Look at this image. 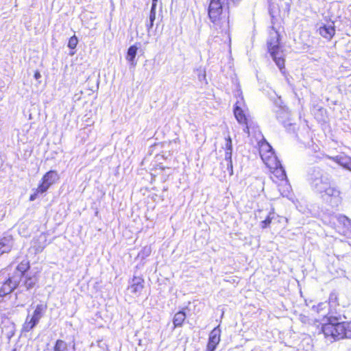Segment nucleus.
Segmentation results:
<instances>
[{
  "label": "nucleus",
  "mask_w": 351,
  "mask_h": 351,
  "mask_svg": "<svg viewBox=\"0 0 351 351\" xmlns=\"http://www.w3.org/2000/svg\"><path fill=\"white\" fill-rule=\"evenodd\" d=\"M322 330L326 337H330L334 340L351 338V322H339L337 317H328Z\"/></svg>",
  "instance_id": "f257e3e1"
},
{
  "label": "nucleus",
  "mask_w": 351,
  "mask_h": 351,
  "mask_svg": "<svg viewBox=\"0 0 351 351\" xmlns=\"http://www.w3.org/2000/svg\"><path fill=\"white\" fill-rule=\"evenodd\" d=\"M305 179L311 189L317 193L322 190L328 181H332V176L321 167L311 165L306 169Z\"/></svg>",
  "instance_id": "f03ea898"
},
{
  "label": "nucleus",
  "mask_w": 351,
  "mask_h": 351,
  "mask_svg": "<svg viewBox=\"0 0 351 351\" xmlns=\"http://www.w3.org/2000/svg\"><path fill=\"white\" fill-rule=\"evenodd\" d=\"M260 156L264 163L270 169H278L280 167L281 175L280 178H283L285 176V171L282 164L275 156V153L271 146L266 141L261 142L259 147Z\"/></svg>",
  "instance_id": "7ed1b4c3"
},
{
  "label": "nucleus",
  "mask_w": 351,
  "mask_h": 351,
  "mask_svg": "<svg viewBox=\"0 0 351 351\" xmlns=\"http://www.w3.org/2000/svg\"><path fill=\"white\" fill-rule=\"evenodd\" d=\"M226 5L227 9H229L228 0H210L208 8V14L213 23L217 24L220 20L223 9Z\"/></svg>",
  "instance_id": "20e7f679"
},
{
  "label": "nucleus",
  "mask_w": 351,
  "mask_h": 351,
  "mask_svg": "<svg viewBox=\"0 0 351 351\" xmlns=\"http://www.w3.org/2000/svg\"><path fill=\"white\" fill-rule=\"evenodd\" d=\"M21 273L10 276L0 289V296H4L12 292L21 282Z\"/></svg>",
  "instance_id": "39448f33"
},
{
  "label": "nucleus",
  "mask_w": 351,
  "mask_h": 351,
  "mask_svg": "<svg viewBox=\"0 0 351 351\" xmlns=\"http://www.w3.org/2000/svg\"><path fill=\"white\" fill-rule=\"evenodd\" d=\"M58 180V175L55 171H49L45 173L42 179V183L37 188L38 193H43L47 191V189L53 184Z\"/></svg>",
  "instance_id": "423d86ee"
},
{
  "label": "nucleus",
  "mask_w": 351,
  "mask_h": 351,
  "mask_svg": "<svg viewBox=\"0 0 351 351\" xmlns=\"http://www.w3.org/2000/svg\"><path fill=\"white\" fill-rule=\"evenodd\" d=\"M225 160L227 162L228 169L230 171V174H233V167L232 162V143L230 136L225 139Z\"/></svg>",
  "instance_id": "0eeeda50"
},
{
  "label": "nucleus",
  "mask_w": 351,
  "mask_h": 351,
  "mask_svg": "<svg viewBox=\"0 0 351 351\" xmlns=\"http://www.w3.org/2000/svg\"><path fill=\"white\" fill-rule=\"evenodd\" d=\"M144 288V279L139 276H134L130 281V285L128 287V291L138 296L141 294Z\"/></svg>",
  "instance_id": "6e6552de"
},
{
  "label": "nucleus",
  "mask_w": 351,
  "mask_h": 351,
  "mask_svg": "<svg viewBox=\"0 0 351 351\" xmlns=\"http://www.w3.org/2000/svg\"><path fill=\"white\" fill-rule=\"evenodd\" d=\"M221 330L219 327L215 328L209 335L206 351H215L220 341Z\"/></svg>",
  "instance_id": "1a4fd4ad"
},
{
  "label": "nucleus",
  "mask_w": 351,
  "mask_h": 351,
  "mask_svg": "<svg viewBox=\"0 0 351 351\" xmlns=\"http://www.w3.org/2000/svg\"><path fill=\"white\" fill-rule=\"evenodd\" d=\"M332 181H328L326 186L323 187L322 190L318 191L317 193L321 194L322 196L327 195L328 197H338L340 195V191L335 187L331 185Z\"/></svg>",
  "instance_id": "9d476101"
},
{
  "label": "nucleus",
  "mask_w": 351,
  "mask_h": 351,
  "mask_svg": "<svg viewBox=\"0 0 351 351\" xmlns=\"http://www.w3.org/2000/svg\"><path fill=\"white\" fill-rule=\"evenodd\" d=\"M271 49L269 52L276 66H285L284 54L280 47Z\"/></svg>",
  "instance_id": "9b49d317"
},
{
  "label": "nucleus",
  "mask_w": 351,
  "mask_h": 351,
  "mask_svg": "<svg viewBox=\"0 0 351 351\" xmlns=\"http://www.w3.org/2000/svg\"><path fill=\"white\" fill-rule=\"evenodd\" d=\"M13 246V239L11 236L0 239V255L10 252Z\"/></svg>",
  "instance_id": "f8f14e48"
},
{
  "label": "nucleus",
  "mask_w": 351,
  "mask_h": 351,
  "mask_svg": "<svg viewBox=\"0 0 351 351\" xmlns=\"http://www.w3.org/2000/svg\"><path fill=\"white\" fill-rule=\"evenodd\" d=\"M333 161L342 166L343 167L351 171V158L346 156H336L330 157Z\"/></svg>",
  "instance_id": "ddd939ff"
},
{
  "label": "nucleus",
  "mask_w": 351,
  "mask_h": 351,
  "mask_svg": "<svg viewBox=\"0 0 351 351\" xmlns=\"http://www.w3.org/2000/svg\"><path fill=\"white\" fill-rule=\"evenodd\" d=\"M279 37L280 35L277 32H273L270 33L269 39L267 40V45L268 51H271V49L279 48Z\"/></svg>",
  "instance_id": "4468645a"
},
{
  "label": "nucleus",
  "mask_w": 351,
  "mask_h": 351,
  "mask_svg": "<svg viewBox=\"0 0 351 351\" xmlns=\"http://www.w3.org/2000/svg\"><path fill=\"white\" fill-rule=\"evenodd\" d=\"M47 309V306L43 304H38L32 315V319L36 322H39L40 319L43 317L44 313H45Z\"/></svg>",
  "instance_id": "2eb2a0df"
},
{
  "label": "nucleus",
  "mask_w": 351,
  "mask_h": 351,
  "mask_svg": "<svg viewBox=\"0 0 351 351\" xmlns=\"http://www.w3.org/2000/svg\"><path fill=\"white\" fill-rule=\"evenodd\" d=\"M319 32L322 36L330 40L334 36L335 29L332 25H324L319 27Z\"/></svg>",
  "instance_id": "dca6fc26"
},
{
  "label": "nucleus",
  "mask_w": 351,
  "mask_h": 351,
  "mask_svg": "<svg viewBox=\"0 0 351 351\" xmlns=\"http://www.w3.org/2000/svg\"><path fill=\"white\" fill-rule=\"evenodd\" d=\"M158 3V0H152V7L149 16V23L146 24L148 30H150L154 26V22L156 19V9Z\"/></svg>",
  "instance_id": "f3484780"
},
{
  "label": "nucleus",
  "mask_w": 351,
  "mask_h": 351,
  "mask_svg": "<svg viewBox=\"0 0 351 351\" xmlns=\"http://www.w3.org/2000/svg\"><path fill=\"white\" fill-rule=\"evenodd\" d=\"M238 102L236 104L234 108V114L235 116V118L240 123H247V119L245 117V115L243 113V111L241 108L240 106L237 105Z\"/></svg>",
  "instance_id": "a211bd4d"
},
{
  "label": "nucleus",
  "mask_w": 351,
  "mask_h": 351,
  "mask_svg": "<svg viewBox=\"0 0 351 351\" xmlns=\"http://www.w3.org/2000/svg\"><path fill=\"white\" fill-rule=\"evenodd\" d=\"M29 262L27 261H23L18 265V266L16 267V270L13 273L12 275H16L19 273H21V280L22 278L25 276V274L29 269Z\"/></svg>",
  "instance_id": "6ab92c4d"
},
{
  "label": "nucleus",
  "mask_w": 351,
  "mask_h": 351,
  "mask_svg": "<svg viewBox=\"0 0 351 351\" xmlns=\"http://www.w3.org/2000/svg\"><path fill=\"white\" fill-rule=\"evenodd\" d=\"M38 323L35 322L30 317L29 315H28L26 317L25 322L22 327L23 332H27L32 330Z\"/></svg>",
  "instance_id": "aec40b11"
},
{
  "label": "nucleus",
  "mask_w": 351,
  "mask_h": 351,
  "mask_svg": "<svg viewBox=\"0 0 351 351\" xmlns=\"http://www.w3.org/2000/svg\"><path fill=\"white\" fill-rule=\"evenodd\" d=\"M185 319L186 314L183 311L176 313L173 319L174 327L176 328L182 326Z\"/></svg>",
  "instance_id": "412c9836"
},
{
  "label": "nucleus",
  "mask_w": 351,
  "mask_h": 351,
  "mask_svg": "<svg viewBox=\"0 0 351 351\" xmlns=\"http://www.w3.org/2000/svg\"><path fill=\"white\" fill-rule=\"evenodd\" d=\"M25 276V280L24 282V285L25 286L26 289L29 290L30 289H32L35 286V285L37 283L38 278H36V276Z\"/></svg>",
  "instance_id": "4be33fe9"
},
{
  "label": "nucleus",
  "mask_w": 351,
  "mask_h": 351,
  "mask_svg": "<svg viewBox=\"0 0 351 351\" xmlns=\"http://www.w3.org/2000/svg\"><path fill=\"white\" fill-rule=\"evenodd\" d=\"M137 50L138 47L136 45L130 47L128 50L127 58L132 64H133V60L136 57Z\"/></svg>",
  "instance_id": "5701e85b"
},
{
  "label": "nucleus",
  "mask_w": 351,
  "mask_h": 351,
  "mask_svg": "<svg viewBox=\"0 0 351 351\" xmlns=\"http://www.w3.org/2000/svg\"><path fill=\"white\" fill-rule=\"evenodd\" d=\"M68 345L63 340L58 339L56 341L54 346V351H66L67 350Z\"/></svg>",
  "instance_id": "b1692460"
},
{
  "label": "nucleus",
  "mask_w": 351,
  "mask_h": 351,
  "mask_svg": "<svg viewBox=\"0 0 351 351\" xmlns=\"http://www.w3.org/2000/svg\"><path fill=\"white\" fill-rule=\"evenodd\" d=\"M274 215L275 214L274 213H269L266 219L261 221V228L263 229L267 228L274 218Z\"/></svg>",
  "instance_id": "393cba45"
},
{
  "label": "nucleus",
  "mask_w": 351,
  "mask_h": 351,
  "mask_svg": "<svg viewBox=\"0 0 351 351\" xmlns=\"http://www.w3.org/2000/svg\"><path fill=\"white\" fill-rule=\"evenodd\" d=\"M337 220L339 223H342L344 226L351 228V219L345 215H340L337 217Z\"/></svg>",
  "instance_id": "a878e982"
},
{
  "label": "nucleus",
  "mask_w": 351,
  "mask_h": 351,
  "mask_svg": "<svg viewBox=\"0 0 351 351\" xmlns=\"http://www.w3.org/2000/svg\"><path fill=\"white\" fill-rule=\"evenodd\" d=\"M77 43H78L77 38L75 36H73L72 37H71L69 38L68 47L71 49H74L76 47Z\"/></svg>",
  "instance_id": "bb28decb"
},
{
  "label": "nucleus",
  "mask_w": 351,
  "mask_h": 351,
  "mask_svg": "<svg viewBox=\"0 0 351 351\" xmlns=\"http://www.w3.org/2000/svg\"><path fill=\"white\" fill-rule=\"evenodd\" d=\"M197 73L198 74V78L199 81H206V72L205 71H202L201 69H197Z\"/></svg>",
  "instance_id": "cd10ccee"
},
{
  "label": "nucleus",
  "mask_w": 351,
  "mask_h": 351,
  "mask_svg": "<svg viewBox=\"0 0 351 351\" xmlns=\"http://www.w3.org/2000/svg\"><path fill=\"white\" fill-rule=\"evenodd\" d=\"M287 113L285 111H283L282 110H279L277 112H276V119L278 120H279V121H283L282 120H281L280 119L282 118V117H287Z\"/></svg>",
  "instance_id": "c85d7f7f"
},
{
  "label": "nucleus",
  "mask_w": 351,
  "mask_h": 351,
  "mask_svg": "<svg viewBox=\"0 0 351 351\" xmlns=\"http://www.w3.org/2000/svg\"><path fill=\"white\" fill-rule=\"evenodd\" d=\"M38 191L36 190V191L34 193H33V194H32V195H30L29 200H30V201H34V200H35V199H36V197H37V195H38Z\"/></svg>",
  "instance_id": "c756f323"
},
{
  "label": "nucleus",
  "mask_w": 351,
  "mask_h": 351,
  "mask_svg": "<svg viewBox=\"0 0 351 351\" xmlns=\"http://www.w3.org/2000/svg\"><path fill=\"white\" fill-rule=\"evenodd\" d=\"M34 78L38 80L41 77V75L38 71H36L34 75Z\"/></svg>",
  "instance_id": "7c9ffc66"
},
{
  "label": "nucleus",
  "mask_w": 351,
  "mask_h": 351,
  "mask_svg": "<svg viewBox=\"0 0 351 351\" xmlns=\"http://www.w3.org/2000/svg\"><path fill=\"white\" fill-rule=\"evenodd\" d=\"M274 169L275 170V171H276V173L277 174V177L279 178L280 179L283 180L286 177V176L283 178H281L279 177V176L281 175V171L280 170V167L278 169V171L276 169Z\"/></svg>",
  "instance_id": "2f4dec72"
},
{
  "label": "nucleus",
  "mask_w": 351,
  "mask_h": 351,
  "mask_svg": "<svg viewBox=\"0 0 351 351\" xmlns=\"http://www.w3.org/2000/svg\"><path fill=\"white\" fill-rule=\"evenodd\" d=\"M43 247H37V248L36 249V252H42V251H43Z\"/></svg>",
  "instance_id": "473e14b6"
},
{
  "label": "nucleus",
  "mask_w": 351,
  "mask_h": 351,
  "mask_svg": "<svg viewBox=\"0 0 351 351\" xmlns=\"http://www.w3.org/2000/svg\"><path fill=\"white\" fill-rule=\"evenodd\" d=\"M279 68H280V71H281L282 73H284V70H285V67L280 66V67H279Z\"/></svg>",
  "instance_id": "72a5a7b5"
},
{
  "label": "nucleus",
  "mask_w": 351,
  "mask_h": 351,
  "mask_svg": "<svg viewBox=\"0 0 351 351\" xmlns=\"http://www.w3.org/2000/svg\"><path fill=\"white\" fill-rule=\"evenodd\" d=\"M234 3H238L241 0H232Z\"/></svg>",
  "instance_id": "f704fd0d"
}]
</instances>
